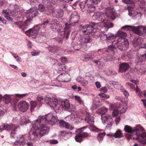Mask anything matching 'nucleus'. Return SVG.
<instances>
[{
    "label": "nucleus",
    "instance_id": "27",
    "mask_svg": "<svg viewBox=\"0 0 146 146\" xmlns=\"http://www.w3.org/2000/svg\"><path fill=\"white\" fill-rule=\"evenodd\" d=\"M108 135L114 137L115 138H119L122 136L123 135L121 130L118 129L115 133H111L108 134Z\"/></svg>",
    "mask_w": 146,
    "mask_h": 146
},
{
    "label": "nucleus",
    "instance_id": "51",
    "mask_svg": "<svg viewBox=\"0 0 146 146\" xmlns=\"http://www.w3.org/2000/svg\"><path fill=\"white\" fill-rule=\"evenodd\" d=\"M40 53V51L34 50L31 52V54L33 56H36L38 55Z\"/></svg>",
    "mask_w": 146,
    "mask_h": 146
},
{
    "label": "nucleus",
    "instance_id": "37",
    "mask_svg": "<svg viewBox=\"0 0 146 146\" xmlns=\"http://www.w3.org/2000/svg\"><path fill=\"white\" fill-rule=\"evenodd\" d=\"M78 133L75 137V139L76 141L80 142L83 140V138L80 133Z\"/></svg>",
    "mask_w": 146,
    "mask_h": 146
},
{
    "label": "nucleus",
    "instance_id": "28",
    "mask_svg": "<svg viewBox=\"0 0 146 146\" xmlns=\"http://www.w3.org/2000/svg\"><path fill=\"white\" fill-rule=\"evenodd\" d=\"M27 22V21L24 22L21 21L17 22L14 23V25L15 26L19 27L20 29H22L23 28L26 27L28 25Z\"/></svg>",
    "mask_w": 146,
    "mask_h": 146
},
{
    "label": "nucleus",
    "instance_id": "30",
    "mask_svg": "<svg viewBox=\"0 0 146 146\" xmlns=\"http://www.w3.org/2000/svg\"><path fill=\"white\" fill-rule=\"evenodd\" d=\"M129 65L126 63H124L121 64L119 66V71L120 72H125L129 68Z\"/></svg>",
    "mask_w": 146,
    "mask_h": 146
},
{
    "label": "nucleus",
    "instance_id": "15",
    "mask_svg": "<svg viewBox=\"0 0 146 146\" xmlns=\"http://www.w3.org/2000/svg\"><path fill=\"white\" fill-rule=\"evenodd\" d=\"M38 14L39 13L38 11L37 8L32 7L27 11L26 13L25 17L28 19H31L38 16Z\"/></svg>",
    "mask_w": 146,
    "mask_h": 146
},
{
    "label": "nucleus",
    "instance_id": "34",
    "mask_svg": "<svg viewBox=\"0 0 146 146\" xmlns=\"http://www.w3.org/2000/svg\"><path fill=\"white\" fill-rule=\"evenodd\" d=\"M127 102L126 101L125 103V106L121 105L120 107L118 108L119 110L120 113H123L126 111L127 109Z\"/></svg>",
    "mask_w": 146,
    "mask_h": 146
},
{
    "label": "nucleus",
    "instance_id": "49",
    "mask_svg": "<svg viewBox=\"0 0 146 146\" xmlns=\"http://www.w3.org/2000/svg\"><path fill=\"white\" fill-rule=\"evenodd\" d=\"M66 122L63 120H61L60 121L59 123V126L60 128H61L65 127L66 124Z\"/></svg>",
    "mask_w": 146,
    "mask_h": 146
},
{
    "label": "nucleus",
    "instance_id": "16",
    "mask_svg": "<svg viewBox=\"0 0 146 146\" xmlns=\"http://www.w3.org/2000/svg\"><path fill=\"white\" fill-rule=\"evenodd\" d=\"M39 25L35 27L34 28L30 29L29 30L25 32V33L29 37H31L33 38H36L39 30L38 27Z\"/></svg>",
    "mask_w": 146,
    "mask_h": 146
},
{
    "label": "nucleus",
    "instance_id": "5",
    "mask_svg": "<svg viewBox=\"0 0 146 146\" xmlns=\"http://www.w3.org/2000/svg\"><path fill=\"white\" fill-rule=\"evenodd\" d=\"M112 7H107L105 9V12H98L95 13L92 17L94 20L98 21L104 20L105 18H107L109 19L114 20L115 19V13L113 11Z\"/></svg>",
    "mask_w": 146,
    "mask_h": 146
},
{
    "label": "nucleus",
    "instance_id": "26",
    "mask_svg": "<svg viewBox=\"0 0 146 146\" xmlns=\"http://www.w3.org/2000/svg\"><path fill=\"white\" fill-rule=\"evenodd\" d=\"M145 58H146V53L143 54L138 55L137 59L136 60L137 64L140 65L141 62L144 61Z\"/></svg>",
    "mask_w": 146,
    "mask_h": 146
},
{
    "label": "nucleus",
    "instance_id": "55",
    "mask_svg": "<svg viewBox=\"0 0 146 146\" xmlns=\"http://www.w3.org/2000/svg\"><path fill=\"white\" fill-rule=\"evenodd\" d=\"M37 100L39 102L41 103V105H42V103L43 101V99L42 96H39L37 97Z\"/></svg>",
    "mask_w": 146,
    "mask_h": 146
},
{
    "label": "nucleus",
    "instance_id": "6",
    "mask_svg": "<svg viewBox=\"0 0 146 146\" xmlns=\"http://www.w3.org/2000/svg\"><path fill=\"white\" fill-rule=\"evenodd\" d=\"M100 42L103 43H104L106 42L108 43H110V42H112V44L108 46V48L105 50L107 52H108L109 50L113 51L116 49L115 45H113V42L115 40V37L113 34L110 33L106 34L104 32H102L100 34Z\"/></svg>",
    "mask_w": 146,
    "mask_h": 146
},
{
    "label": "nucleus",
    "instance_id": "61",
    "mask_svg": "<svg viewBox=\"0 0 146 146\" xmlns=\"http://www.w3.org/2000/svg\"><path fill=\"white\" fill-rule=\"evenodd\" d=\"M101 0H90L91 2L94 4H97L99 3Z\"/></svg>",
    "mask_w": 146,
    "mask_h": 146
},
{
    "label": "nucleus",
    "instance_id": "1",
    "mask_svg": "<svg viewBox=\"0 0 146 146\" xmlns=\"http://www.w3.org/2000/svg\"><path fill=\"white\" fill-rule=\"evenodd\" d=\"M57 121L56 116L52 113H50L45 115H40L37 119L32 123V127L35 130L40 129L39 134L42 136L47 134L50 130L49 128L46 125L48 124L53 125Z\"/></svg>",
    "mask_w": 146,
    "mask_h": 146
},
{
    "label": "nucleus",
    "instance_id": "36",
    "mask_svg": "<svg viewBox=\"0 0 146 146\" xmlns=\"http://www.w3.org/2000/svg\"><path fill=\"white\" fill-rule=\"evenodd\" d=\"M112 83L113 85L115 88L120 90H121V89H122V86L119 82H113Z\"/></svg>",
    "mask_w": 146,
    "mask_h": 146
},
{
    "label": "nucleus",
    "instance_id": "9",
    "mask_svg": "<svg viewBox=\"0 0 146 146\" xmlns=\"http://www.w3.org/2000/svg\"><path fill=\"white\" fill-rule=\"evenodd\" d=\"M114 44L116 48H118L121 51L127 50L129 46L127 39L122 38H119Z\"/></svg>",
    "mask_w": 146,
    "mask_h": 146
},
{
    "label": "nucleus",
    "instance_id": "14",
    "mask_svg": "<svg viewBox=\"0 0 146 146\" xmlns=\"http://www.w3.org/2000/svg\"><path fill=\"white\" fill-rule=\"evenodd\" d=\"M95 25V23H91L90 25H87L83 26L81 30L84 34L89 35L93 31Z\"/></svg>",
    "mask_w": 146,
    "mask_h": 146
},
{
    "label": "nucleus",
    "instance_id": "53",
    "mask_svg": "<svg viewBox=\"0 0 146 146\" xmlns=\"http://www.w3.org/2000/svg\"><path fill=\"white\" fill-rule=\"evenodd\" d=\"M80 84L83 86H85L88 84V82L87 80H84L83 78V80H82Z\"/></svg>",
    "mask_w": 146,
    "mask_h": 146
},
{
    "label": "nucleus",
    "instance_id": "13",
    "mask_svg": "<svg viewBox=\"0 0 146 146\" xmlns=\"http://www.w3.org/2000/svg\"><path fill=\"white\" fill-rule=\"evenodd\" d=\"M26 134L19 135L17 137L16 141L14 143V146H24L26 143Z\"/></svg>",
    "mask_w": 146,
    "mask_h": 146
},
{
    "label": "nucleus",
    "instance_id": "43",
    "mask_svg": "<svg viewBox=\"0 0 146 146\" xmlns=\"http://www.w3.org/2000/svg\"><path fill=\"white\" fill-rule=\"evenodd\" d=\"M74 98L75 100L77 101L79 104L81 105H83L84 102L81 98L78 96H74Z\"/></svg>",
    "mask_w": 146,
    "mask_h": 146
},
{
    "label": "nucleus",
    "instance_id": "10",
    "mask_svg": "<svg viewBox=\"0 0 146 146\" xmlns=\"http://www.w3.org/2000/svg\"><path fill=\"white\" fill-rule=\"evenodd\" d=\"M88 0H85L84 1L80 2L79 4V6L83 12L87 11L88 12H93L95 10L96 7L94 5L90 4H87L86 6V3Z\"/></svg>",
    "mask_w": 146,
    "mask_h": 146
},
{
    "label": "nucleus",
    "instance_id": "18",
    "mask_svg": "<svg viewBox=\"0 0 146 146\" xmlns=\"http://www.w3.org/2000/svg\"><path fill=\"white\" fill-rule=\"evenodd\" d=\"M92 131L99 133L97 136V139L99 142H102L105 135L104 131L102 129H100L94 126L92 127Z\"/></svg>",
    "mask_w": 146,
    "mask_h": 146
},
{
    "label": "nucleus",
    "instance_id": "50",
    "mask_svg": "<svg viewBox=\"0 0 146 146\" xmlns=\"http://www.w3.org/2000/svg\"><path fill=\"white\" fill-rule=\"evenodd\" d=\"M121 90L125 96L127 98L129 95L128 92L123 88L121 89Z\"/></svg>",
    "mask_w": 146,
    "mask_h": 146
},
{
    "label": "nucleus",
    "instance_id": "63",
    "mask_svg": "<svg viewBox=\"0 0 146 146\" xmlns=\"http://www.w3.org/2000/svg\"><path fill=\"white\" fill-rule=\"evenodd\" d=\"M100 90L101 91L105 93H106L107 92V88L105 87H102L100 89Z\"/></svg>",
    "mask_w": 146,
    "mask_h": 146
},
{
    "label": "nucleus",
    "instance_id": "38",
    "mask_svg": "<svg viewBox=\"0 0 146 146\" xmlns=\"http://www.w3.org/2000/svg\"><path fill=\"white\" fill-rule=\"evenodd\" d=\"M117 35L119 37V38H125V37L127 36L126 33L121 31H118L117 33Z\"/></svg>",
    "mask_w": 146,
    "mask_h": 146
},
{
    "label": "nucleus",
    "instance_id": "47",
    "mask_svg": "<svg viewBox=\"0 0 146 146\" xmlns=\"http://www.w3.org/2000/svg\"><path fill=\"white\" fill-rule=\"evenodd\" d=\"M120 113L119 110L118 108L115 109L112 113V115L113 116H116L117 115Z\"/></svg>",
    "mask_w": 146,
    "mask_h": 146
},
{
    "label": "nucleus",
    "instance_id": "33",
    "mask_svg": "<svg viewBox=\"0 0 146 146\" xmlns=\"http://www.w3.org/2000/svg\"><path fill=\"white\" fill-rule=\"evenodd\" d=\"M29 120L28 119V117L27 115L22 116L20 120V123L22 125H24L25 123L29 122Z\"/></svg>",
    "mask_w": 146,
    "mask_h": 146
},
{
    "label": "nucleus",
    "instance_id": "23",
    "mask_svg": "<svg viewBox=\"0 0 146 146\" xmlns=\"http://www.w3.org/2000/svg\"><path fill=\"white\" fill-rule=\"evenodd\" d=\"M82 113H84L86 114V117L85 119V121L88 123L89 124H93L94 122V118L90 115V114L88 111L86 110L85 112H83Z\"/></svg>",
    "mask_w": 146,
    "mask_h": 146
},
{
    "label": "nucleus",
    "instance_id": "44",
    "mask_svg": "<svg viewBox=\"0 0 146 146\" xmlns=\"http://www.w3.org/2000/svg\"><path fill=\"white\" fill-rule=\"evenodd\" d=\"M38 10L42 12H44L46 10V8L42 4H39L38 7Z\"/></svg>",
    "mask_w": 146,
    "mask_h": 146
},
{
    "label": "nucleus",
    "instance_id": "41",
    "mask_svg": "<svg viewBox=\"0 0 146 146\" xmlns=\"http://www.w3.org/2000/svg\"><path fill=\"white\" fill-rule=\"evenodd\" d=\"M79 40L78 41L77 43L74 46V48L76 50H78L81 48L82 46H83V45L82 44L79 43Z\"/></svg>",
    "mask_w": 146,
    "mask_h": 146
},
{
    "label": "nucleus",
    "instance_id": "57",
    "mask_svg": "<svg viewBox=\"0 0 146 146\" xmlns=\"http://www.w3.org/2000/svg\"><path fill=\"white\" fill-rule=\"evenodd\" d=\"M127 86L129 87L131 89L134 90L135 87L132 84L130 83H127L126 84Z\"/></svg>",
    "mask_w": 146,
    "mask_h": 146
},
{
    "label": "nucleus",
    "instance_id": "58",
    "mask_svg": "<svg viewBox=\"0 0 146 146\" xmlns=\"http://www.w3.org/2000/svg\"><path fill=\"white\" fill-rule=\"evenodd\" d=\"M122 1L123 2L126 4H131L133 3V2L131 0H122Z\"/></svg>",
    "mask_w": 146,
    "mask_h": 146
},
{
    "label": "nucleus",
    "instance_id": "4",
    "mask_svg": "<svg viewBox=\"0 0 146 146\" xmlns=\"http://www.w3.org/2000/svg\"><path fill=\"white\" fill-rule=\"evenodd\" d=\"M79 19V17L77 12L76 11L73 12L70 18V24H65L63 34L62 35L60 33H59V35L56 39V40L58 43L62 42L64 36H66V37L67 38H68L70 30V26L74 25L75 24L77 23Z\"/></svg>",
    "mask_w": 146,
    "mask_h": 146
},
{
    "label": "nucleus",
    "instance_id": "31",
    "mask_svg": "<svg viewBox=\"0 0 146 146\" xmlns=\"http://www.w3.org/2000/svg\"><path fill=\"white\" fill-rule=\"evenodd\" d=\"M14 125H9L8 124H4L0 126V132L5 129L10 130L13 128Z\"/></svg>",
    "mask_w": 146,
    "mask_h": 146
},
{
    "label": "nucleus",
    "instance_id": "62",
    "mask_svg": "<svg viewBox=\"0 0 146 146\" xmlns=\"http://www.w3.org/2000/svg\"><path fill=\"white\" fill-rule=\"evenodd\" d=\"M95 84L96 87L98 88H100L101 87L100 83L99 82H96L95 83Z\"/></svg>",
    "mask_w": 146,
    "mask_h": 146
},
{
    "label": "nucleus",
    "instance_id": "45",
    "mask_svg": "<svg viewBox=\"0 0 146 146\" xmlns=\"http://www.w3.org/2000/svg\"><path fill=\"white\" fill-rule=\"evenodd\" d=\"M12 55L16 59L17 62H20L21 61V57L19 56L16 54L15 53H12Z\"/></svg>",
    "mask_w": 146,
    "mask_h": 146
},
{
    "label": "nucleus",
    "instance_id": "25",
    "mask_svg": "<svg viewBox=\"0 0 146 146\" xmlns=\"http://www.w3.org/2000/svg\"><path fill=\"white\" fill-rule=\"evenodd\" d=\"M99 24L101 25L102 27H105L107 29L110 27H112L113 26L112 23H110V22L107 20H104L102 21V22L99 23Z\"/></svg>",
    "mask_w": 146,
    "mask_h": 146
},
{
    "label": "nucleus",
    "instance_id": "56",
    "mask_svg": "<svg viewBox=\"0 0 146 146\" xmlns=\"http://www.w3.org/2000/svg\"><path fill=\"white\" fill-rule=\"evenodd\" d=\"M145 71V68H141L137 72V73L139 74H142L144 73Z\"/></svg>",
    "mask_w": 146,
    "mask_h": 146
},
{
    "label": "nucleus",
    "instance_id": "35",
    "mask_svg": "<svg viewBox=\"0 0 146 146\" xmlns=\"http://www.w3.org/2000/svg\"><path fill=\"white\" fill-rule=\"evenodd\" d=\"M86 128V127H84L83 128L77 129L76 131V133L78 132H80L81 134V135L82 137V138H85L88 136L89 134L86 132L81 133V132L82 131V129H85Z\"/></svg>",
    "mask_w": 146,
    "mask_h": 146
},
{
    "label": "nucleus",
    "instance_id": "39",
    "mask_svg": "<svg viewBox=\"0 0 146 146\" xmlns=\"http://www.w3.org/2000/svg\"><path fill=\"white\" fill-rule=\"evenodd\" d=\"M95 55L94 54L91 55L84 54L83 55V57L84 58L87 59L88 60L93 59L95 58Z\"/></svg>",
    "mask_w": 146,
    "mask_h": 146
},
{
    "label": "nucleus",
    "instance_id": "21",
    "mask_svg": "<svg viewBox=\"0 0 146 146\" xmlns=\"http://www.w3.org/2000/svg\"><path fill=\"white\" fill-rule=\"evenodd\" d=\"M19 122L18 120L17 117H15L13 118L12 121V123L9 125H14L13 128L12 130H11V136L12 137H13L15 135V131L19 127V126L16 125V124H18Z\"/></svg>",
    "mask_w": 146,
    "mask_h": 146
},
{
    "label": "nucleus",
    "instance_id": "3",
    "mask_svg": "<svg viewBox=\"0 0 146 146\" xmlns=\"http://www.w3.org/2000/svg\"><path fill=\"white\" fill-rule=\"evenodd\" d=\"M45 102L51 108H52L55 111L58 110L61 108L65 110H69L70 105L69 101L67 100L62 101L61 105L57 98L55 97L46 96L44 99Z\"/></svg>",
    "mask_w": 146,
    "mask_h": 146
},
{
    "label": "nucleus",
    "instance_id": "11",
    "mask_svg": "<svg viewBox=\"0 0 146 146\" xmlns=\"http://www.w3.org/2000/svg\"><path fill=\"white\" fill-rule=\"evenodd\" d=\"M134 6H129L125 7V9H128V15L133 19H139L141 18V12L139 11H135Z\"/></svg>",
    "mask_w": 146,
    "mask_h": 146
},
{
    "label": "nucleus",
    "instance_id": "2",
    "mask_svg": "<svg viewBox=\"0 0 146 146\" xmlns=\"http://www.w3.org/2000/svg\"><path fill=\"white\" fill-rule=\"evenodd\" d=\"M124 130L125 132L130 133L129 138L137 140L143 144L146 143V132H143L141 135L137 133L139 130L141 131L144 130L141 125H137L133 128L128 125H125Z\"/></svg>",
    "mask_w": 146,
    "mask_h": 146
},
{
    "label": "nucleus",
    "instance_id": "8",
    "mask_svg": "<svg viewBox=\"0 0 146 146\" xmlns=\"http://www.w3.org/2000/svg\"><path fill=\"white\" fill-rule=\"evenodd\" d=\"M123 29L129 30L131 29L134 32L139 35H141L143 33L146 34V27L140 25L137 27L125 25L122 27Z\"/></svg>",
    "mask_w": 146,
    "mask_h": 146
},
{
    "label": "nucleus",
    "instance_id": "32",
    "mask_svg": "<svg viewBox=\"0 0 146 146\" xmlns=\"http://www.w3.org/2000/svg\"><path fill=\"white\" fill-rule=\"evenodd\" d=\"M54 15L56 18L62 17L63 15V11L61 9H57L53 12Z\"/></svg>",
    "mask_w": 146,
    "mask_h": 146
},
{
    "label": "nucleus",
    "instance_id": "22",
    "mask_svg": "<svg viewBox=\"0 0 146 146\" xmlns=\"http://www.w3.org/2000/svg\"><path fill=\"white\" fill-rule=\"evenodd\" d=\"M72 133L70 131L68 132L66 131H60L58 135L60 139L63 138L65 140H66L71 137Z\"/></svg>",
    "mask_w": 146,
    "mask_h": 146
},
{
    "label": "nucleus",
    "instance_id": "40",
    "mask_svg": "<svg viewBox=\"0 0 146 146\" xmlns=\"http://www.w3.org/2000/svg\"><path fill=\"white\" fill-rule=\"evenodd\" d=\"M30 103L31 104V111H32L36 107L37 105V103L35 101H31L30 102Z\"/></svg>",
    "mask_w": 146,
    "mask_h": 146
},
{
    "label": "nucleus",
    "instance_id": "24",
    "mask_svg": "<svg viewBox=\"0 0 146 146\" xmlns=\"http://www.w3.org/2000/svg\"><path fill=\"white\" fill-rule=\"evenodd\" d=\"M32 127L29 133V137L31 139L33 140L36 139L38 135V133Z\"/></svg>",
    "mask_w": 146,
    "mask_h": 146
},
{
    "label": "nucleus",
    "instance_id": "48",
    "mask_svg": "<svg viewBox=\"0 0 146 146\" xmlns=\"http://www.w3.org/2000/svg\"><path fill=\"white\" fill-rule=\"evenodd\" d=\"M49 21L48 20H47L44 22L43 23L41 24H39L37 26L39 25V27H38V28L40 29V27L41 26H43V27H46L48 25H49Z\"/></svg>",
    "mask_w": 146,
    "mask_h": 146
},
{
    "label": "nucleus",
    "instance_id": "7",
    "mask_svg": "<svg viewBox=\"0 0 146 146\" xmlns=\"http://www.w3.org/2000/svg\"><path fill=\"white\" fill-rule=\"evenodd\" d=\"M108 109L105 107H103L98 110V112L101 114V118L103 123L104 124H106V127H110L112 125L113 121L111 117L109 115L105 116L104 115L107 112Z\"/></svg>",
    "mask_w": 146,
    "mask_h": 146
},
{
    "label": "nucleus",
    "instance_id": "12",
    "mask_svg": "<svg viewBox=\"0 0 146 146\" xmlns=\"http://www.w3.org/2000/svg\"><path fill=\"white\" fill-rule=\"evenodd\" d=\"M143 40L141 37H135L133 41V44L137 50L139 48H146V43H143Z\"/></svg>",
    "mask_w": 146,
    "mask_h": 146
},
{
    "label": "nucleus",
    "instance_id": "54",
    "mask_svg": "<svg viewBox=\"0 0 146 146\" xmlns=\"http://www.w3.org/2000/svg\"><path fill=\"white\" fill-rule=\"evenodd\" d=\"M48 48L49 51L54 52L55 51V49H56V46H49L48 47Z\"/></svg>",
    "mask_w": 146,
    "mask_h": 146
},
{
    "label": "nucleus",
    "instance_id": "19",
    "mask_svg": "<svg viewBox=\"0 0 146 146\" xmlns=\"http://www.w3.org/2000/svg\"><path fill=\"white\" fill-rule=\"evenodd\" d=\"M70 76L68 73H64L61 74L57 78V80L62 82H68L70 79Z\"/></svg>",
    "mask_w": 146,
    "mask_h": 146
},
{
    "label": "nucleus",
    "instance_id": "60",
    "mask_svg": "<svg viewBox=\"0 0 146 146\" xmlns=\"http://www.w3.org/2000/svg\"><path fill=\"white\" fill-rule=\"evenodd\" d=\"M58 68L59 70L60 71H64L66 69L64 64H62L61 66H59Z\"/></svg>",
    "mask_w": 146,
    "mask_h": 146
},
{
    "label": "nucleus",
    "instance_id": "20",
    "mask_svg": "<svg viewBox=\"0 0 146 146\" xmlns=\"http://www.w3.org/2000/svg\"><path fill=\"white\" fill-rule=\"evenodd\" d=\"M50 24V25L51 28L53 31L58 32V30L60 27V25L59 22L57 21L56 19H52Z\"/></svg>",
    "mask_w": 146,
    "mask_h": 146
},
{
    "label": "nucleus",
    "instance_id": "64",
    "mask_svg": "<svg viewBox=\"0 0 146 146\" xmlns=\"http://www.w3.org/2000/svg\"><path fill=\"white\" fill-rule=\"evenodd\" d=\"M60 60L61 62L63 63H65L67 61V58L65 57H64L61 58H60Z\"/></svg>",
    "mask_w": 146,
    "mask_h": 146
},
{
    "label": "nucleus",
    "instance_id": "42",
    "mask_svg": "<svg viewBox=\"0 0 146 146\" xmlns=\"http://www.w3.org/2000/svg\"><path fill=\"white\" fill-rule=\"evenodd\" d=\"M135 1L138 2L137 4L139 5L140 7L141 8L145 7L144 6L145 3L144 0H137H137H135Z\"/></svg>",
    "mask_w": 146,
    "mask_h": 146
},
{
    "label": "nucleus",
    "instance_id": "59",
    "mask_svg": "<svg viewBox=\"0 0 146 146\" xmlns=\"http://www.w3.org/2000/svg\"><path fill=\"white\" fill-rule=\"evenodd\" d=\"M83 78L81 76H78L76 78V80L77 82L81 83L82 80H83Z\"/></svg>",
    "mask_w": 146,
    "mask_h": 146
},
{
    "label": "nucleus",
    "instance_id": "46",
    "mask_svg": "<svg viewBox=\"0 0 146 146\" xmlns=\"http://www.w3.org/2000/svg\"><path fill=\"white\" fill-rule=\"evenodd\" d=\"M134 90H135L138 96L140 97L142 96V92L141 91L140 89L137 86H136V88Z\"/></svg>",
    "mask_w": 146,
    "mask_h": 146
},
{
    "label": "nucleus",
    "instance_id": "29",
    "mask_svg": "<svg viewBox=\"0 0 146 146\" xmlns=\"http://www.w3.org/2000/svg\"><path fill=\"white\" fill-rule=\"evenodd\" d=\"M90 40V38L89 36H86L81 38L79 40V43L82 44L83 46L86 44L89 43Z\"/></svg>",
    "mask_w": 146,
    "mask_h": 146
},
{
    "label": "nucleus",
    "instance_id": "17",
    "mask_svg": "<svg viewBox=\"0 0 146 146\" xmlns=\"http://www.w3.org/2000/svg\"><path fill=\"white\" fill-rule=\"evenodd\" d=\"M29 104L25 101H22L19 102L17 107L19 110L22 112H25L29 109Z\"/></svg>",
    "mask_w": 146,
    "mask_h": 146
},
{
    "label": "nucleus",
    "instance_id": "52",
    "mask_svg": "<svg viewBox=\"0 0 146 146\" xmlns=\"http://www.w3.org/2000/svg\"><path fill=\"white\" fill-rule=\"evenodd\" d=\"M65 127L66 129H67L70 130H72L73 129V127L67 122L66 123Z\"/></svg>",
    "mask_w": 146,
    "mask_h": 146
}]
</instances>
